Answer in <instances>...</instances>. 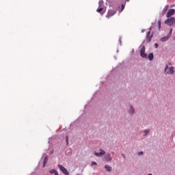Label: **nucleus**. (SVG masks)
Wrapping results in <instances>:
<instances>
[{"mask_svg":"<svg viewBox=\"0 0 175 175\" xmlns=\"http://www.w3.org/2000/svg\"><path fill=\"white\" fill-rule=\"evenodd\" d=\"M148 133H150V130H146L144 131V136H147Z\"/></svg>","mask_w":175,"mask_h":175,"instance_id":"nucleus-16","label":"nucleus"},{"mask_svg":"<svg viewBox=\"0 0 175 175\" xmlns=\"http://www.w3.org/2000/svg\"><path fill=\"white\" fill-rule=\"evenodd\" d=\"M66 142L67 144H69V139L68 138V136L66 137Z\"/></svg>","mask_w":175,"mask_h":175,"instance_id":"nucleus-19","label":"nucleus"},{"mask_svg":"<svg viewBox=\"0 0 175 175\" xmlns=\"http://www.w3.org/2000/svg\"><path fill=\"white\" fill-rule=\"evenodd\" d=\"M56 172H57V170H51L50 171V173H51V174H55L56 173Z\"/></svg>","mask_w":175,"mask_h":175,"instance_id":"nucleus-17","label":"nucleus"},{"mask_svg":"<svg viewBox=\"0 0 175 175\" xmlns=\"http://www.w3.org/2000/svg\"><path fill=\"white\" fill-rule=\"evenodd\" d=\"M47 161H49V158L47 157H45L43 161V167L47 165Z\"/></svg>","mask_w":175,"mask_h":175,"instance_id":"nucleus-12","label":"nucleus"},{"mask_svg":"<svg viewBox=\"0 0 175 175\" xmlns=\"http://www.w3.org/2000/svg\"><path fill=\"white\" fill-rule=\"evenodd\" d=\"M158 27H159V29H160V28H161V21H158Z\"/></svg>","mask_w":175,"mask_h":175,"instance_id":"nucleus-20","label":"nucleus"},{"mask_svg":"<svg viewBox=\"0 0 175 175\" xmlns=\"http://www.w3.org/2000/svg\"><path fill=\"white\" fill-rule=\"evenodd\" d=\"M96 12H98V13H100V14H104L105 10H103V8L100 6V4L99 5L98 8L96 10Z\"/></svg>","mask_w":175,"mask_h":175,"instance_id":"nucleus-7","label":"nucleus"},{"mask_svg":"<svg viewBox=\"0 0 175 175\" xmlns=\"http://www.w3.org/2000/svg\"><path fill=\"white\" fill-rule=\"evenodd\" d=\"M173 32V29H170V33H168V36H172V33Z\"/></svg>","mask_w":175,"mask_h":175,"instance_id":"nucleus-18","label":"nucleus"},{"mask_svg":"<svg viewBox=\"0 0 175 175\" xmlns=\"http://www.w3.org/2000/svg\"><path fill=\"white\" fill-rule=\"evenodd\" d=\"M105 167L107 170V172H111V167L109 166L108 165H106Z\"/></svg>","mask_w":175,"mask_h":175,"instance_id":"nucleus-14","label":"nucleus"},{"mask_svg":"<svg viewBox=\"0 0 175 175\" xmlns=\"http://www.w3.org/2000/svg\"><path fill=\"white\" fill-rule=\"evenodd\" d=\"M165 72L166 75H173L174 73V67H168L167 66H166L165 69Z\"/></svg>","mask_w":175,"mask_h":175,"instance_id":"nucleus-3","label":"nucleus"},{"mask_svg":"<svg viewBox=\"0 0 175 175\" xmlns=\"http://www.w3.org/2000/svg\"><path fill=\"white\" fill-rule=\"evenodd\" d=\"M124 9H125V5L122 4V10H124Z\"/></svg>","mask_w":175,"mask_h":175,"instance_id":"nucleus-22","label":"nucleus"},{"mask_svg":"<svg viewBox=\"0 0 175 175\" xmlns=\"http://www.w3.org/2000/svg\"><path fill=\"white\" fill-rule=\"evenodd\" d=\"M148 59H149V61H152L154 59V54L153 53H150L148 55Z\"/></svg>","mask_w":175,"mask_h":175,"instance_id":"nucleus-13","label":"nucleus"},{"mask_svg":"<svg viewBox=\"0 0 175 175\" xmlns=\"http://www.w3.org/2000/svg\"><path fill=\"white\" fill-rule=\"evenodd\" d=\"M169 38H170V36H167L166 37H163L161 38V42H166V40H169Z\"/></svg>","mask_w":175,"mask_h":175,"instance_id":"nucleus-11","label":"nucleus"},{"mask_svg":"<svg viewBox=\"0 0 175 175\" xmlns=\"http://www.w3.org/2000/svg\"><path fill=\"white\" fill-rule=\"evenodd\" d=\"M175 13L174 9H170L167 13V18H170Z\"/></svg>","mask_w":175,"mask_h":175,"instance_id":"nucleus-6","label":"nucleus"},{"mask_svg":"<svg viewBox=\"0 0 175 175\" xmlns=\"http://www.w3.org/2000/svg\"><path fill=\"white\" fill-rule=\"evenodd\" d=\"M94 165H98V163H96V162H95V161H92V166H94Z\"/></svg>","mask_w":175,"mask_h":175,"instance_id":"nucleus-21","label":"nucleus"},{"mask_svg":"<svg viewBox=\"0 0 175 175\" xmlns=\"http://www.w3.org/2000/svg\"><path fill=\"white\" fill-rule=\"evenodd\" d=\"M150 31L148 33L147 36H146V42H148V43H150L151 42V39H152V36H150Z\"/></svg>","mask_w":175,"mask_h":175,"instance_id":"nucleus-10","label":"nucleus"},{"mask_svg":"<svg viewBox=\"0 0 175 175\" xmlns=\"http://www.w3.org/2000/svg\"><path fill=\"white\" fill-rule=\"evenodd\" d=\"M158 46H159V45H158L157 43H155V44H154V47H156V49H158Z\"/></svg>","mask_w":175,"mask_h":175,"instance_id":"nucleus-23","label":"nucleus"},{"mask_svg":"<svg viewBox=\"0 0 175 175\" xmlns=\"http://www.w3.org/2000/svg\"><path fill=\"white\" fill-rule=\"evenodd\" d=\"M55 175H59L58 172L56 171V173L55 174Z\"/></svg>","mask_w":175,"mask_h":175,"instance_id":"nucleus-25","label":"nucleus"},{"mask_svg":"<svg viewBox=\"0 0 175 175\" xmlns=\"http://www.w3.org/2000/svg\"><path fill=\"white\" fill-rule=\"evenodd\" d=\"M141 57L142 58H147V55L146 53V46H143L140 49Z\"/></svg>","mask_w":175,"mask_h":175,"instance_id":"nucleus-5","label":"nucleus"},{"mask_svg":"<svg viewBox=\"0 0 175 175\" xmlns=\"http://www.w3.org/2000/svg\"><path fill=\"white\" fill-rule=\"evenodd\" d=\"M105 154H106V152L103 150H100V152H95L94 155H96V157H102V155H105Z\"/></svg>","mask_w":175,"mask_h":175,"instance_id":"nucleus-8","label":"nucleus"},{"mask_svg":"<svg viewBox=\"0 0 175 175\" xmlns=\"http://www.w3.org/2000/svg\"><path fill=\"white\" fill-rule=\"evenodd\" d=\"M165 24L169 25L170 27H172V25H174V24H175V18L171 17L170 18H167V20H165Z\"/></svg>","mask_w":175,"mask_h":175,"instance_id":"nucleus-1","label":"nucleus"},{"mask_svg":"<svg viewBox=\"0 0 175 175\" xmlns=\"http://www.w3.org/2000/svg\"><path fill=\"white\" fill-rule=\"evenodd\" d=\"M59 170H61V172H62V173L65 175H69V172H68V170H66V168H65V167H64L62 165H57Z\"/></svg>","mask_w":175,"mask_h":175,"instance_id":"nucleus-4","label":"nucleus"},{"mask_svg":"<svg viewBox=\"0 0 175 175\" xmlns=\"http://www.w3.org/2000/svg\"><path fill=\"white\" fill-rule=\"evenodd\" d=\"M138 155H143V152H138Z\"/></svg>","mask_w":175,"mask_h":175,"instance_id":"nucleus-24","label":"nucleus"},{"mask_svg":"<svg viewBox=\"0 0 175 175\" xmlns=\"http://www.w3.org/2000/svg\"><path fill=\"white\" fill-rule=\"evenodd\" d=\"M129 113H131V114H133L135 113V109L133 107H131Z\"/></svg>","mask_w":175,"mask_h":175,"instance_id":"nucleus-15","label":"nucleus"},{"mask_svg":"<svg viewBox=\"0 0 175 175\" xmlns=\"http://www.w3.org/2000/svg\"><path fill=\"white\" fill-rule=\"evenodd\" d=\"M112 158H111V155L110 154H108L105 156V160L106 161V162H110V161H111Z\"/></svg>","mask_w":175,"mask_h":175,"instance_id":"nucleus-9","label":"nucleus"},{"mask_svg":"<svg viewBox=\"0 0 175 175\" xmlns=\"http://www.w3.org/2000/svg\"><path fill=\"white\" fill-rule=\"evenodd\" d=\"M116 13H117V10H116L114 9H110L108 10V13L106 15V18H110V17H113V16H114V14H116Z\"/></svg>","mask_w":175,"mask_h":175,"instance_id":"nucleus-2","label":"nucleus"}]
</instances>
